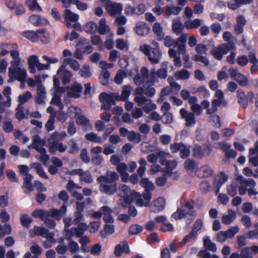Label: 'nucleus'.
Instances as JSON below:
<instances>
[{
  "mask_svg": "<svg viewBox=\"0 0 258 258\" xmlns=\"http://www.w3.org/2000/svg\"><path fill=\"white\" fill-rule=\"evenodd\" d=\"M236 48L233 43L228 42L219 45L217 47L213 48L211 54L217 60L222 59L223 55L227 54L230 50H234Z\"/></svg>",
  "mask_w": 258,
  "mask_h": 258,
  "instance_id": "nucleus-1",
  "label": "nucleus"
},
{
  "mask_svg": "<svg viewBox=\"0 0 258 258\" xmlns=\"http://www.w3.org/2000/svg\"><path fill=\"white\" fill-rule=\"evenodd\" d=\"M192 152L193 157L198 159H202L210 155L212 148L210 144L205 145L204 148L199 145H196L192 148Z\"/></svg>",
  "mask_w": 258,
  "mask_h": 258,
  "instance_id": "nucleus-2",
  "label": "nucleus"
},
{
  "mask_svg": "<svg viewBox=\"0 0 258 258\" xmlns=\"http://www.w3.org/2000/svg\"><path fill=\"white\" fill-rule=\"evenodd\" d=\"M254 94L252 91H249L246 95L242 89H238L237 91V101L239 105L244 108H246L248 105V102L253 103V99Z\"/></svg>",
  "mask_w": 258,
  "mask_h": 258,
  "instance_id": "nucleus-3",
  "label": "nucleus"
},
{
  "mask_svg": "<svg viewBox=\"0 0 258 258\" xmlns=\"http://www.w3.org/2000/svg\"><path fill=\"white\" fill-rule=\"evenodd\" d=\"M230 77L234 80L240 86L245 87L249 84L246 76L240 73L236 68H230L228 70Z\"/></svg>",
  "mask_w": 258,
  "mask_h": 258,
  "instance_id": "nucleus-4",
  "label": "nucleus"
},
{
  "mask_svg": "<svg viewBox=\"0 0 258 258\" xmlns=\"http://www.w3.org/2000/svg\"><path fill=\"white\" fill-rule=\"evenodd\" d=\"M99 100L102 102L101 109L109 111L111 109L112 105H115L116 102L112 94H108L102 92L99 95Z\"/></svg>",
  "mask_w": 258,
  "mask_h": 258,
  "instance_id": "nucleus-5",
  "label": "nucleus"
},
{
  "mask_svg": "<svg viewBox=\"0 0 258 258\" xmlns=\"http://www.w3.org/2000/svg\"><path fill=\"white\" fill-rule=\"evenodd\" d=\"M9 76L10 79L9 82H12L13 79L21 82H25L26 78V72L24 70L20 68L9 69Z\"/></svg>",
  "mask_w": 258,
  "mask_h": 258,
  "instance_id": "nucleus-6",
  "label": "nucleus"
},
{
  "mask_svg": "<svg viewBox=\"0 0 258 258\" xmlns=\"http://www.w3.org/2000/svg\"><path fill=\"white\" fill-rule=\"evenodd\" d=\"M228 179V176L224 172H220L215 177L213 181V187L215 193L217 195L223 184Z\"/></svg>",
  "mask_w": 258,
  "mask_h": 258,
  "instance_id": "nucleus-7",
  "label": "nucleus"
},
{
  "mask_svg": "<svg viewBox=\"0 0 258 258\" xmlns=\"http://www.w3.org/2000/svg\"><path fill=\"white\" fill-rule=\"evenodd\" d=\"M79 19V16L72 12L70 9H66L64 13V23L68 28L72 27V23H75Z\"/></svg>",
  "mask_w": 258,
  "mask_h": 258,
  "instance_id": "nucleus-8",
  "label": "nucleus"
},
{
  "mask_svg": "<svg viewBox=\"0 0 258 258\" xmlns=\"http://www.w3.org/2000/svg\"><path fill=\"white\" fill-rule=\"evenodd\" d=\"M119 179V176L115 172H111L110 174H107V176L101 175L97 179L98 182H104L105 183L115 184H117V181Z\"/></svg>",
  "mask_w": 258,
  "mask_h": 258,
  "instance_id": "nucleus-9",
  "label": "nucleus"
},
{
  "mask_svg": "<svg viewBox=\"0 0 258 258\" xmlns=\"http://www.w3.org/2000/svg\"><path fill=\"white\" fill-rule=\"evenodd\" d=\"M149 78V70L146 67H143L141 69V74H137L134 78V82L136 85L140 86L144 83L146 79Z\"/></svg>",
  "mask_w": 258,
  "mask_h": 258,
  "instance_id": "nucleus-10",
  "label": "nucleus"
},
{
  "mask_svg": "<svg viewBox=\"0 0 258 258\" xmlns=\"http://www.w3.org/2000/svg\"><path fill=\"white\" fill-rule=\"evenodd\" d=\"M187 40V35L185 33L181 34L179 38L176 40L174 47H177L178 53L184 54L186 52L185 43Z\"/></svg>",
  "mask_w": 258,
  "mask_h": 258,
  "instance_id": "nucleus-11",
  "label": "nucleus"
},
{
  "mask_svg": "<svg viewBox=\"0 0 258 258\" xmlns=\"http://www.w3.org/2000/svg\"><path fill=\"white\" fill-rule=\"evenodd\" d=\"M100 184V190L105 193L108 195L114 194L117 189V185L115 184L105 183L104 182H99Z\"/></svg>",
  "mask_w": 258,
  "mask_h": 258,
  "instance_id": "nucleus-12",
  "label": "nucleus"
},
{
  "mask_svg": "<svg viewBox=\"0 0 258 258\" xmlns=\"http://www.w3.org/2000/svg\"><path fill=\"white\" fill-rule=\"evenodd\" d=\"M134 30L137 34L144 36L148 34L150 31V27L143 22L137 23Z\"/></svg>",
  "mask_w": 258,
  "mask_h": 258,
  "instance_id": "nucleus-13",
  "label": "nucleus"
},
{
  "mask_svg": "<svg viewBox=\"0 0 258 258\" xmlns=\"http://www.w3.org/2000/svg\"><path fill=\"white\" fill-rule=\"evenodd\" d=\"M30 22L35 26H46L49 24L48 21L44 18H42L38 15H33L29 17Z\"/></svg>",
  "mask_w": 258,
  "mask_h": 258,
  "instance_id": "nucleus-14",
  "label": "nucleus"
},
{
  "mask_svg": "<svg viewBox=\"0 0 258 258\" xmlns=\"http://www.w3.org/2000/svg\"><path fill=\"white\" fill-rule=\"evenodd\" d=\"M111 16L120 14L122 10V5L120 3H113L108 5L106 8Z\"/></svg>",
  "mask_w": 258,
  "mask_h": 258,
  "instance_id": "nucleus-15",
  "label": "nucleus"
},
{
  "mask_svg": "<svg viewBox=\"0 0 258 258\" xmlns=\"http://www.w3.org/2000/svg\"><path fill=\"white\" fill-rule=\"evenodd\" d=\"M152 31L155 34L156 39L158 41L163 40L165 34L163 28L159 22H156L152 27Z\"/></svg>",
  "mask_w": 258,
  "mask_h": 258,
  "instance_id": "nucleus-16",
  "label": "nucleus"
},
{
  "mask_svg": "<svg viewBox=\"0 0 258 258\" xmlns=\"http://www.w3.org/2000/svg\"><path fill=\"white\" fill-rule=\"evenodd\" d=\"M161 57V52L159 49V47L152 48L150 56L148 57V59L151 63L157 64L159 63Z\"/></svg>",
  "mask_w": 258,
  "mask_h": 258,
  "instance_id": "nucleus-17",
  "label": "nucleus"
},
{
  "mask_svg": "<svg viewBox=\"0 0 258 258\" xmlns=\"http://www.w3.org/2000/svg\"><path fill=\"white\" fill-rule=\"evenodd\" d=\"M130 252V248L126 241H124L122 244H117L115 247L114 254L117 257L120 256L123 253H129Z\"/></svg>",
  "mask_w": 258,
  "mask_h": 258,
  "instance_id": "nucleus-18",
  "label": "nucleus"
},
{
  "mask_svg": "<svg viewBox=\"0 0 258 258\" xmlns=\"http://www.w3.org/2000/svg\"><path fill=\"white\" fill-rule=\"evenodd\" d=\"M213 170L209 166H202L198 172V176L200 178H207L213 175Z\"/></svg>",
  "mask_w": 258,
  "mask_h": 258,
  "instance_id": "nucleus-19",
  "label": "nucleus"
},
{
  "mask_svg": "<svg viewBox=\"0 0 258 258\" xmlns=\"http://www.w3.org/2000/svg\"><path fill=\"white\" fill-rule=\"evenodd\" d=\"M29 64V69L30 73L34 74L36 73V68L38 66L39 61L38 56L35 55H32L29 57L28 59Z\"/></svg>",
  "mask_w": 258,
  "mask_h": 258,
  "instance_id": "nucleus-20",
  "label": "nucleus"
},
{
  "mask_svg": "<svg viewBox=\"0 0 258 258\" xmlns=\"http://www.w3.org/2000/svg\"><path fill=\"white\" fill-rule=\"evenodd\" d=\"M70 90L72 92L69 93L70 96L78 98L80 96V93L82 91V86L80 84L76 83L72 85Z\"/></svg>",
  "mask_w": 258,
  "mask_h": 258,
  "instance_id": "nucleus-21",
  "label": "nucleus"
},
{
  "mask_svg": "<svg viewBox=\"0 0 258 258\" xmlns=\"http://www.w3.org/2000/svg\"><path fill=\"white\" fill-rule=\"evenodd\" d=\"M177 163L175 160H169L167 162L166 167L163 170V172L167 175L168 177H170L172 173L173 170L177 167Z\"/></svg>",
  "mask_w": 258,
  "mask_h": 258,
  "instance_id": "nucleus-22",
  "label": "nucleus"
},
{
  "mask_svg": "<svg viewBox=\"0 0 258 258\" xmlns=\"http://www.w3.org/2000/svg\"><path fill=\"white\" fill-rule=\"evenodd\" d=\"M228 213V215H224L222 218V223L226 225L231 224L236 217V212L231 209H229Z\"/></svg>",
  "mask_w": 258,
  "mask_h": 258,
  "instance_id": "nucleus-23",
  "label": "nucleus"
},
{
  "mask_svg": "<svg viewBox=\"0 0 258 258\" xmlns=\"http://www.w3.org/2000/svg\"><path fill=\"white\" fill-rule=\"evenodd\" d=\"M88 226L85 223H81L78 225L77 227H73L75 235L77 237L83 236L84 232L87 230Z\"/></svg>",
  "mask_w": 258,
  "mask_h": 258,
  "instance_id": "nucleus-24",
  "label": "nucleus"
},
{
  "mask_svg": "<svg viewBox=\"0 0 258 258\" xmlns=\"http://www.w3.org/2000/svg\"><path fill=\"white\" fill-rule=\"evenodd\" d=\"M22 35L32 42H36L39 39L37 30L36 32L32 30L25 31L22 32Z\"/></svg>",
  "mask_w": 258,
  "mask_h": 258,
  "instance_id": "nucleus-25",
  "label": "nucleus"
},
{
  "mask_svg": "<svg viewBox=\"0 0 258 258\" xmlns=\"http://www.w3.org/2000/svg\"><path fill=\"white\" fill-rule=\"evenodd\" d=\"M202 20L199 19H195L192 21L186 20L184 22V26L188 30L198 28L202 24Z\"/></svg>",
  "mask_w": 258,
  "mask_h": 258,
  "instance_id": "nucleus-26",
  "label": "nucleus"
},
{
  "mask_svg": "<svg viewBox=\"0 0 258 258\" xmlns=\"http://www.w3.org/2000/svg\"><path fill=\"white\" fill-rule=\"evenodd\" d=\"M32 216L35 218H39L42 221L49 217V214L46 210L36 209L32 213Z\"/></svg>",
  "mask_w": 258,
  "mask_h": 258,
  "instance_id": "nucleus-27",
  "label": "nucleus"
},
{
  "mask_svg": "<svg viewBox=\"0 0 258 258\" xmlns=\"http://www.w3.org/2000/svg\"><path fill=\"white\" fill-rule=\"evenodd\" d=\"M172 31L177 35L181 34L184 29V26L180 20H173L172 25Z\"/></svg>",
  "mask_w": 258,
  "mask_h": 258,
  "instance_id": "nucleus-28",
  "label": "nucleus"
},
{
  "mask_svg": "<svg viewBox=\"0 0 258 258\" xmlns=\"http://www.w3.org/2000/svg\"><path fill=\"white\" fill-rule=\"evenodd\" d=\"M48 232V229H45L44 227L35 226L34 227V234L32 230L30 231V236L34 237L35 235L41 236L42 237Z\"/></svg>",
  "mask_w": 258,
  "mask_h": 258,
  "instance_id": "nucleus-29",
  "label": "nucleus"
},
{
  "mask_svg": "<svg viewBox=\"0 0 258 258\" xmlns=\"http://www.w3.org/2000/svg\"><path fill=\"white\" fill-rule=\"evenodd\" d=\"M195 201L192 200L186 201L183 207L188 209L187 212H185L186 215L190 216H195L196 212L194 211Z\"/></svg>",
  "mask_w": 258,
  "mask_h": 258,
  "instance_id": "nucleus-30",
  "label": "nucleus"
},
{
  "mask_svg": "<svg viewBox=\"0 0 258 258\" xmlns=\"http://www.w3.org/2000/svg\"><path fill=\"white\" fill-rule=\"evenodd\" d=\"M174 77L177 80H187L189 78L190 73L188 71L183 69L180 71L175 72Z\"/></svg>",
  "mask_w": 258,
  "mask_h": 258,
  "instance_id": "nucleus-31",
  "label": "nucleus"
},
{
  "mask_svg": "<svg viewBox=\"0 0 258 258\" xmlns=\"http://www.w3.org/2000/svg\"><path fill=\"white\" fill-rule=\"evenodd\" d=\"M21 224L24 227L29 228L30 226L33 219L28 214H22L20 217Z\"/></svg>",
  "mask_w": 258,
  "mask_h": 258,
  "instance_id": "nucleus-32",
  "label": "nucleus"
},
{
  "mask_svg": "<svg viewBox=\"0 0 258 258\" xmlns=\"http://www.w3.org/2000/svg\"><path fill=\"white\" fill-rule=\"evenodd\" d=\"M97 28L98 26L97 24L93 21L89 22L84 26L85 31L91 34H95L97 30Z\"/></svg>",
  "mask_w": 258,
  "mask_h": 258,
  "instance_id": "nucleus-33",
  "label": "nucleus"
},
{
  "mask_svg": "<svg viewBox=\"0 0 258 258\" xmlns=\"http://www.w3.org/2000/svg\"><path fill=\"white\" fill-rule=\"evenodd\" d=\"M110 77V74L107 70H103L100 74L99 79L101 84L104 86H106L108 84V80Z\"/></svg>",
  "mask_w": 258,
  "mask_h": 258,
  "instance_id": "nucleus-34",
  "label": "nucleus"
},
{
  "mask_svg": "<svg viewBox=\"0 0 258 258\" xmlns=\"http://www.w3.org/2000/svg\"><path fill=\"white\" fill-rule=\"evenodd\" d=\"M127 138L128 141L131 142L135 141L137 143H140L142 140V135L133 131L129 132Z\"/></svg>",
  "mask_w": 258,
  "mask_h": 258,
  "instance_id": "nucleus-35",
  "label": "nucleus"
},
{
  "mask_svg": "<svg viewBox=\"0 0 258 258\" xmlns=\"http://www.w3.org/2000/svg\"><path fill=\"white\" fill-rule=\"evenodd\" d=\"M238 187V183L237 181H232L231 183L228 185L227 187L228 194L233 197L237 194V187Z\"/></svg>",
  "mask_w": 258,
  "mask_h": 258,
  "instance_id": "nucleus-36",
  "label": "nucleus"
},
{
  "mask_svg": "<svg viewBox=\"0 0 258 258\" xmlns=\"http://www.w3.org/2000/svg\"><path fill=\"white\" fill-rule=\"evenodd\" d=\"M144 229V227L139 224H133L128 229V233L130 235H137L141 233Z\"/></svg>",
  "mask_w": 258,
  "mask_h": 258,
  "instance_id": "nucleus-37",
  "label": "nucleus"
},
{
  "mask_svg": "<svg viewBox=\"0 0 258 258\" xmlns=\"http://www.w3.org/2000/svg\"><path fill=\"white\" fill-rule=\"evenodd\" d=\"M85 137L87 140L94 143L99 144L103 143L102 138L100 136H97L96 134L93 132L87 134Z\"/></svg>",
  "mask_w": 258,
  "mask_h": 258,
  "instance_id": "nucleus-38",
  "label": "nucleus"
},
{
  "mask_svg": "<svg viewBox=\"0 0 258 258\" xmlns=\"http://www.w3.org/2000/svg\"><path fill=\"white\" fill-rule=\"evenodd\" d=\"M132 87L130 85H125L122 87L120 99L122 101H126L130 96Z\"/></svg>",
  "mask_w": 258,
  "mask_h": 258,
  "instance_id": "nucleus-39",
  "label": "nucleus"
},
{
  "mask_svg": "<svg viewBox=\"0 0 258 258\" xmlns=\"http://www.w3.org/2000/svg\"><path fill=\"white\" fill-rule=\"evenodd\" d=\"M108 26L106 25L105 19H101L99 22V26L97 28L99 33L101 35L105 34L108 31Z\"/></svg>",
  "mask_w": 258,
  "mask_h": 258,
  "instance_id": "nucleus-40",
  "label": "nucleus"
},
{
  "mask_svg": "<svg viewBox=\"0 0 258 258\" xmlns=\"http://www.w3.org/2000/svg\"><path fill=\"white\" fill-rule=\"evenodd\" d=\"M165 203L164 200L160 198L157 199L154 202V206L155 209L153 210L154 212H159L162 211L165 207Z\"/></svg>",
  "mask_w": 258,
  "mask_h": 258,
  "instance_id": "nucleus-41",
  "label": "nucleus"
},
{
  "mask_svg": "<svg viewBox=\"0 0 258 258\" xmlns=\"http://www.w3.org/2000/svg\"><path fill=\"white\" fill-rule=\"evenodd\" d=\"M186 216L185 211L182 208H177L176 211L173 213L171 215V219H174L176 220H180L185 217Z\"/></svg>",
  "mask_w": 258,
  "mask_h": 258,
  "instance_id": "nucleus-42",
  "label": "nucleus"
},
{
  "mask_svg": "<svg viewBox=\"0 0 258 258\" xmlns=\"http://www.w3.org/2000/svg\"><path fill=\"white\" fill-rule=\"evenodd\" d=\"M137 196V192L135 190H132L130 194L122 197H123L124 203L126 204L130 205L135 201V199H136Z\"/></svg>",
  "mask_w": 258,
  "mask_h": 258,
  "instance_id": "nucleus-43",
  "label": "nucleus"
},
{
  "mask_svg": "<svg viewBox=\"0 0 258 258\" xmlns=\"http://www.w3.org/2000/svg\"><path fill=\"white\" fill-rule=\"evenodd\" d=\"M26 5L31 11L37 10L38 11H41L42 9L38 5L37 0H27Z\"/></svg>",
  "mask_w": 258,
  "mask_h": 258,
  "instance_id": "nucleus-44",
  "label": "nucleus"
},
{
  "mask_svg": "<svg viewBox=\"0 0 258 258\" xmlns=\"http://www.w3.org/2000/svg\"><path fill=\"white\" fill-rule=\"evenodd\" d=\"M204 246L205 248L213 252H215L217 250L216 244L212 242L210 238L208 237L204 239Z\"/></svg>",
  "mask_w": 258,
  "mask_h": 258,
  "instance_id": "nucleus-45",
  "label": "nucleus"
},
{
  "mask_svg": "<svg viewBox=\"0 0 258 258\" xmlns=\"http://www.w3.org/2000/svg\"><path fill=\"white\" fill-rule=\"evenodd\" d=\"M254 227L255 228V229L249 231L245 233L246 238L256 239L258 240V223L254 224Z\"/></svg>",
  "mask_w": 258,
  "mask_h": 258,
  "instance_id": "nucleus-46",
  "label": "nucleus"
},
{
  "mask_svg": "<svg viewBox=\"0 0 258 258\" xmlns=\"http://www.w3.org/2000/svg\"><path fill=\"white\" fill-rule=\"evenodd\" d=\"M33 179V176L31 174L27 175L24 178L23 186L30 191L33 190V186L31 181Z\"/></svg>",
  "mask_w": 258,
  "mask_h": 258,
  "instance_id": "nucleus-47",
  "label": "nucleus"
},
{
  "mask_svg": "<svg viewBox=\"0 0 258 258\" xmlns=\"http://www.w3.org/2000/svg\"><path fill=\"white\" fill-rule=\"evenodd\" d=\"M35 165L34 168L36 170L37 173L42 178L48 179V176L44 171L42 165L38 163H34Z\"/></svg>",
  "mask_w": 258,
  "mask_h": 258,
  "instance_id": "nucleus-48",
  "label": "nucleus"
},
{
  "mask_svg": "<svg viewBox=\"0 0 258 258\" xmlns=\"http://www.w3.org/2000/svg\"><path fill=\"white\" fill-rule=\"evenodd\" d=\"M69 144L70 146V148L69 150V153L74 154L78 152L79 148L75 140L74 139L70 140Z\"/></svg>",
  "mask_w": 258,
  "mask_h": 258,
  "instance_id": "nucleus-49",
  "label": "nucleus"
},
{
  "mask_svg": "<svg viewBox=\"0 0 258 258\" xmlns=\"http://www.w3.org/2000/svg\"><path fill=\"white\" fill-rule=\"evenodd\" d=\"M38 35L41 34L42 35H39V38L40 39L41 41L44 43H47L48 42L49 39V35L48 33H46V30L45 29H41L37 30Z\"/></svg>",
  "mask_w": 258,
  "mask_h": 258,
  "instance_id": "nucleus-50",
  "label": "nucleus"
},
{
  "mask_svg": "<svg viewBox=\"0 0 258 258\" xmlns=\"http://www.w3.org/2000/svg\"><path fill=\"white\" fill-rule=\"evenodd\" d=\"M80 180L86 183H90L93 179L91 173L89 171H82V174L80 176Z\"/></svg>",
  "mask_w": 258,
  "mask_h": 258,
  "instance_id": "nucleus-51",
  "label": "nucleus"
},
{
  "mask_svg": "<svg viewBox=\"0 0 258 258\" xmlns=\"http://www.w3.org/2000/svg\"><path fill=\"white\" fill-rule=\"evenodd\" d=\"M76 122L77 124L79 125H82L84 126H87L90 125L89 120L85 116L82 115H79L77 117L76 119Z\"/></svg>",
  "mask_w": 258,
  "mask_h": 258,
  "instance_id": "nucleus-52",
  "label": "nucleus"
},
{
  "mask_svg": "<svg viewBox=\"0 0 258 258\" xmlns=\"http://www.w3.org/2000/svg\"><path fill=\"white\" fill-rule=\"evenodd\" d=\"M39 152L41 154L40 157L39 158V161L42 162L43 164H46V162L49 159V156L46 154V149L45 148H41Z\"/></svg>",
  "mask_w": 258,
  "mask_h": 258,
  "instance_id": "nucleus-53",
  "label": "nucleus"
},
{
  "mask_svg": "<svg viewBox=\"0 0 258 258\" xmlns=\"http://www.w3.org/2000/svg\"><path fill=\"white\" fill-rule=\"evenodd\" d=\"M200 188L202 192L208 193L210 191L211 188V186L208 181L204 180L200 183Z\"/></svg>",
  "mask_w": 258,
  "mask_h": 258,
  "instance_id": "nucleus-54",
  "label": "nucleus"
},
{
  "mask_svg": "<svg viewBox=\"0 0 258 258\" xmlns=\"http://www.w3.org/2000/svg\"><path fill=\"white\" fill-rule=\"evenodd\" d=\"M123 76H126V73L124 71L119 70L114 77V82L117 84H121L123 82Z\"/></svg>",
  "mask_w": 258,
  "mask_h": 258,
  "instance_id": "nucleus-55",
  "label": "nucleus"
},
{
  "mask_svg": "<svg viewBox=\"0 0 258 258\" xmlns=\"http://www.w3.org/2000/svg\"><path fill=\"white\" fill-rule=\"evenodd\" d=\"M167 175L163 173L162 176L158 177L156 179V184L158 186H162L165 185L167 181Z\"/></svg>",
  "mask_w": 258,
  "mask_h": 258,
  "instance_id": "nucleus-56",
  "label": "nucleus"
},
{
  "mask_svg": "<svg viewBox=\"0 0 258 258\" xmlns=\"http://www.w3.org/2000/svg\"><path fill=\"white\" fill-rule=\"evenodd\" d=\"M196 236L197 235L191 231L188 234L185 235L182 240L179 242V245L181 246L184 245L186 243L189 241L190 239L193 238L194 239L196 238Z\"/></svg>",
  "mask_w": 258,
  "mask_h": 258,
  "instance_id": "nucleus-57",
  "label": "nucleus"
},
{
  "mask_svg": "<svg viewBox=\"0 0 258 258\" xmlns=\"http://www.w3.org/2000/svg\"><path fill=\"white\" fill-rule=\"evenodd\" d=\"M31 97V93L30 91H27L24 94L19 96V101L21 104H24Z\"/></svg>",
  "mask_w": 258,
  "mask_h": 258,
  "instance_id": "nucleus-58",
  "label": "nucleus"
},
{
  "mask_svg": "<svg viewBox=\"0 0 258 258\" xmlns=\"http://www.w3.org/2000/svg\"><path fill=\"white\" fill-rule=\"evenodd\" d=\"M41 143V139L38 135L36 136L33 139L32 145L33 148L39 152L41 148H44L42 146H40L39 145Z\"/></svg>",
  "mask_w": 258,
  "mask_h": 258,
  "instance_id": "nucleus-59",
  "label": "nucleus"
},
{
  "mask_svg": "<svg viewBox=\"0 0 258 258\" xmlns=\"http://www.w3.org/2000/svg\"><path fill=\"white\" fill-rule=\"evenodd\" d=\"M171 151L172 153H175L180 150L181 148L184 147V144L182 142L174 143L170 146Z\"/></svg>",
  "mask_w": 258,
  "mask_h": 258,
  "instance_id": "nucleus-60",
  "label": "nucleus"
},
{
  "mask_svg": "<svg viewBox=\"0 0 258 258\" xmlns=\"http://www.w3.org/2000/svg\"><path fill=\"white\" fill-rule=\"evenodd\" d=\"M203 224L202 220L200 219H197L195 222L191 231L197 235L198 231L202 228Z\"/></svg>",
  "mask_w": 258,
  "mask_h": 258,
  "instance_id": "nucleus-61",
  "label": "nucleus"
},
{
  "mask_svg": "<svg viewBox=\"0 0 258 258\" xmlns=\"http://www.w3.org/2000/svg\"><path fill=\"white\" fill-rule=\"evenodd\" d=\"M190 153L189 147H187L184 145V147L181 148L180 150V157L183 159H186L190 155Z\"/></svg>",
  "mask_w": 258,
  "mask_h": 258,
  "instance_id": "nucleus-62",
  "label": "nucleus"
},
{
  "mask_svg": "<svg viewBox=\"0 0 258 258\" xmlns=\"http://www.w3.org/2000/svg\"><path fill=\"white\" fill-rule=\"evenodd\" d=\"M161 120L163 123H170L173 120L172 114L169 112H166L162 116Z\"/></svg>",
  "mask_w": 258,
  "mask_h": 258,
  "instance_id": "nucleus-63",
  "label": "nucleus"
},
{
  "mask_svg": "<svg viewBox=\"0 0 258 258\" xmlns=\"http://www.w3.org/2000/svg\"><path fill=\"white\" fill-rule=\"evenodd\" d=\"M250 248L248 247H245L241 249L240 256V258H252V256L250 253Z\"/></svg>",
  "mask_w": 258,
  "mask_h": 258,
  "instance_id": "nucleus-64",
  "label": "nucleus"
}]
</instances>
